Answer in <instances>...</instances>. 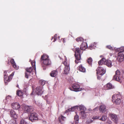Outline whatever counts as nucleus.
I'll return each instance as SVG.
<instances>
[{"label": "nucleus", "mask_w": 124, "mask_h": 124, "mask_svg": "<svg viewBox=\"0 0 124 124\" xmlns=\"http://www.w3.org/2000/svg\"><path fill=\"white\" fill-rule=\"evenodd\" d=\"M106 47L107 48L111 50H113L114 49L113 47L111 46L110 45L108 46H106Z\"/></svg>", "instance_id": "obj_44"}, {"label": "nucleus", "mask_w": 124, "mask_h": 124, "mask_svg": "<svg viewBox=\"0 0 124 124\" xmlns=\"http://www.w3.org/2000/svg\"><path fill=\"white\" fill-rule=\"evenodd\" d=\"M26 70L27 72L25 73V77L26 78H28L29 77L30 78L32 75V72L33 69L31 67H30L28 68H26Z\"/></svg>", "instance_id": "obj_8"}, {"label": "nucleus", "mask_w": 124, "mask_h": 124, "mask_svg": "<svg viewBox=\"0 0 124 124\" xmlns=\"http://www.w3.org/2000/svg\"><path fill=\"white\" fill-rule=\"evenodd\" d=\"M39 83L41 85L43 86L45 84V81L43 80H41L39 81Z\"/></svg>", "instance_id": "obj_36"}, {"label": "nucleus", "mask_w": 124, "mask_h": 124, "mask_svg": "<svg viewBox=\"0 0 124 124\" xmlns=\"http://www.w3.org/2000/svg\"><path fill=\"white\" fill-rule=\"evenodd\" d=\"M115 52H124V46H122L120 48H115Z\"/></svg>", "instance_id": "obj_25"}, {"label": "nucleus", "mask_w": 124, "mask_h": 124, "mask_svg": "<svg viewBox=\"0 0 124 124\" xmlns=\"http://www.w3.org/2000/svg\"><path fill=\"white\" fill-rule=\"evenodd\" d=\"M10 116L15 119L17 118V116L15 112L13 110H11L10 111Z\"/></svg>", "instance_id": "obj_18"}, {"label": "nucleus", "mask_w": 124, "mask_h": 124, "mask_svg": "<svg viewBox=\"0 0 124 124\" xmlns=\"http://www.w3.org/2000/svg\"><path fill=\"white\" fill-rule=\"evenodd\" d=\"M92 59L90 57L89 58L87 62L89 64H91L92 63Z\"/></svg>", "instance_id": "obj_39"}, {"label": "nucleus", "mask_w": 124, "mask_h": 124, "mask_svg": "<svg viewBox=\"0 0 124 124\" xmlns=\"http://www.w3.org/2000/svg\"><path fill=\"white\" fill-rule=\"evenodd\" d=\"M58 73V71L57 70H54L52 71L50 73V76L53 77L56 76Z\"/></svg>", "instance_id": "obj_28"}, {"label": "nucleus", "mask_w": 124, "mask_h": 124, "mask_svg": "<svg viewBox=\"0 0 124 124\" xmlns=\"http://www.w3.org/2000/svg\"><path fill=\"white\" fill-rule=\"evenodd\" d=\"M105 73V70L102 67H100L97 70V74H99L101 76L103 75Z\"/></svg>", "instance_id": "obj_11"}, {"label": "nucleus", "mask_w": 124, "mask_h": 124, "mask_svg": "<svg viewBox=\"0 0 124 124\" xmlns=\"http://www.w3.org/2000/svg\"><path fill=\"white\" fill-rule=\"evenodd\" d=\"M70 89L71 91L75 92L80 91L82 90V88L80 87L79 85L77 84H74L72 88H70Z\"/></svg>", "instance_id": "obj_7"}, {"label": "nucleus", "mask_w": 124, "mask_h": 124, "mask_svg": "<svg viewBox=\"0 0 124 124\" xmlns=\"http://www.w3.org/2000/svg\"><path fill=\"white\" fill-rule=\"evenodd\" d=\"M76 41L78 42L80 41H83V39L82 38H78L76 39Z\"/></svg>", "instance_id": "obj_40"}, {"label": "nucleus", "mask_w": 124, "mask_h": 124, "mask_svg": "<svg viewBox=\"0 0 124 124\" xmlns=\"http://www.w3.org/2000/svg\"><path fill=\"white\" fill-rule=\"evenodd\" d=\"M43 66V70H45V69H46V68H44V67Z\"/></svg>", "instance_id": "obj_50"}, {"label": "nucleus", "mask_w": 124, "mask_h": 124, "mask_svg": "<svg viewBox=\"0 0 124 124\" xmlns=\"http://www.w3.org/2000/svg\"><path fill=\"white\" fill-rule=\"evenodd\" d=\"M49 56L45 54H44L41 56V61L43 62V61L46 60L47 59H49Z\"/></svg>", "instance_id": "obj_24"}, {"label": "nucleus", "mask_w": 124, "mask_h": 124, "mask_svg": "<svg viewBox=\"0 0 124 124\" xmlns=\"http://www.w3.org/2000/svg\"><path fill=\"white\" fill-rule=\"evenodd\" d=\"M112 122L109 120H108L106 123V124H111Z\"/></svg>", "instance_id": "obj_46"}, {"label": "nucleus", "mask_w": 124, "mask_h": 124, "mask_svg": "<svg viewBox=\"0 0 124 124\" xmlns=\"http://www.w3.org/2000/svg\"><path fill=\"white\" fill-rule=\"evenodd\" d=\"M106 87L107 89H113L114 88V86H113L110 83L107 84L105 86Z\"/></svg>", "instance_id": "obj_29"}, {"label": "nucleus", "mask_w": 124, "mask_h": 124, "mask_svg": "<svg viewBox=\"0 0 124 124\" xmlns=\"http://www.w3.org/2000/svg\"><path fill=\"white\" fill-rule=\"evenodd\" d=\"M18 86H18V85H17V86H16L17 87H18Z\"/></svg>", "instance_id": "obj_51"}, {"label": "nucleus", "mask_w": 124, "mask_h": 124, "mask_svg": "<svg viewBox=\"0 0 124 124\" xmlns=\"http://www.w3.org/2000/svg\"><path fill=\"white\" fill-rule=\"evenodd\" d=\"M31 61V60H30V61Z\"/></svg>", "instance_id": "obj_55"}, {"label": "nucleus", "mask_w": 124, "mask_h": 124, "mask_svg": "<svg viewBox=\"0 0 124 124\" xmlns=\"http://www.w3.org/2000/svg\"><path fill=\"white\" fill-rule=\"evenodd\" d=\"M99 110L100 112L104 113L107 110L106 107L104 105H102L100 106Z\"/></svg>", "instance_id": "obj_16"}, {"label": "nucleus", "mask_w": 124, "mask_h": 124, "mask_svg": "<svg viewBox=\"0 0 124 124\" xmlns=\"http://www.w3.org/2000/svg\"><path fill=\"white\" fill-rule=\"evenodd\" d=\"M97 43L94 42V43H92L90 46L89 48L91 50H92L93 48H95L96 47Z\"/></svg>", "instance_id": "obj_31"}, {"label": "nucleus", "mask_w": 124, "mask_h": 124, "mask_svg": "<svg viewBox=\"0 0 124 124\" xmlns=\"http://www.w3.org/2000/svg\"><path fill=\"white\" fill-rule=\"evenodd\" d=\"M57 35L56 34H55L54 36V40L53 41L54 42L56 40L57 38Z\"/></svg>", "instance_id": "obj_45"}, {"label": "nucleus", "mask_w": 124, "mask_h": 124, "mask_svg": "<svg viewBox=\"0 0 124 124\" xmlns=\"http://www.w3.org/2000/svg\"><path fill=\"white\" fill-rule=\"evenodd\" d=\"M17 94L19 96H23V93L21 91L19 90L17 92Z\"/></svg>", "instance_id": "obj_34"}, {"label": "nucleus", "mask_w": 124, "mask_h": 124, "mask_svg": "<svg viewBox=\"0 0 124 124\" xmlns=\"http://www.w3.org/2000/svg\"><path fill=\"white\" fill-rule=\"evenodd\" d=\"M75 56L76 60L75 61V63H78L79 61H78L80 60L81 57V51L79 48H77L75 49Z\"/></svg>", "instance_id": "obj_3"}, {"label": "nucleus", "mask_w": 124, "mask_h": 124, "mask_svg": "<svg viewBox=\"0 0 124 124\" xmlns=\"http://www.w3.org/2000/svg\"><path fill=\"white\" fill-rule=\"evenodd\" d=\"M58 38H60V37L59 36L58 37Z\"/></svg>", "instance_id": "obj_53"}, {"label": "nucleus", "mask_w": 124, "mask_h": 124, "mask_svg": "<svg viewBox=\"0 0 124 124\" xmlns=\"http://www.w3.org/2000/svg\"><path fill=\"white\" fill-rule=\"evenodd\" d=\"M13 98L11 96L8 95L7 96L6 98L4 100V102L5 103H10V101L12 100Z\"/></svg>", "instance_id": "obj_17"}, {"label": "nucleus", "mask_w": 124, "mask_h": 124, "mask_svg": "<svg viewBox=\"0 0 124 124\" xmlns=\"http://www.w3.org/2000/svg\"><path fill=\"white\" fill-rule=\"evenodd\" d=\"M11 106L13 109H18L20 107L19 104L17 102H15L12 103Z\"/></svg>", "instance_id": "obj_15"}, {"label": "nucleus", "mask_w": 124, "mask_h": 124, "mask_svg": "<svg viewBox=\"0 0 124 124\" xmlns=\"http://www.w3.org/2000/svg\"><path fill=\"white\" fill-rule=\"evenodd\" d=\"M42 62L43 64L46 65H50L51 63V61L49 58L47 59L46 60L43 61Z\"/></svg>", "instance_id": "obj_23"}, {"label": "nucleus", "mask_w": 124, "mask_h": 124, "mask_svg": "<svg viewBox=\"0 0 124 124\" xmlns=\"http://www.w3.org/2000/svg\"><path fill=\"white\" fill-rule=\"evenodd\" d=\"M26 121L23 119H21L20 122V124H27Z\"/></svg>", "instance_id": "obj_38"}, {"label": "nucleus", "mask_w": 124, "mask_h": 124, "mask_svg": "<svg viewBox=\"0 0 124 124\" xmlns=\"http://www.w3.org/2000/svg\"><path fill=\"white\" fill-rule=\"evenodd\" d=\"M98 108L97 107H96V108H94V109H93V110H94V111H96V110H98Z\"/></svg>", "instance_id": "obj_48"}, {"label": "nucleus", "mask_w": 124, "mask_h": 124, "mask_svg": "<svg viewBox=\"0 0 124 124\" xmlns=\"http://www.w3.org/2000/svg\"><path fill=\"white\" fill-rule=\"evenodd\" d=\"M32 66L34 68V70L35 71L36 68L35 67V61L33 60L31 62Z\"/></svg>", "instance_id": "obj_33"}, {"label": "nucleus", "mask_w": 124, "mask_h": 124, "mask_svg": "<svg viewBox=\"0 0 124 124\" xmlns=\"http://www.w3.org/2000/svg\"><path fill=\"white\" fill-rule=\"evenodd\" d=\"M10 62L14 68L16 70L18 69V67L16 65L13 59H11L10 61Z\"/></svg>", "instance_id": "obj_21"}, {"label": "nucleus", "mask_w": 124, "mask_h": 124, "mask_svg": "<svg viewBox=\"0 0 124 124\" xmlns=\"http://www.w3.org/2000/svg\"><path fill=\"white\" fill-rule=\"evenodd\" d=\"M124 55L122 53L119 52L118 54L117 59L120 62H121L124 60Z\"/></svg>", "instance_id": "obj_13"}, {"label": "nucleus", "mask_w": 124, "mask_h": 124, "mask_svg": "<svg viewBox=\"0 0 124 124\" xmlns=\"http://www.w3.org/2000/svg\"><path fill=\"white\" fill-rule=\"evenodd\" d=\"M14 72H13L9 76V77H6V75L5 74V77H4V82L6 84L7 82H9L10 81L11 79H12L13 76L14 75Z\"/></svg>", "instance_id": "obj_12"}, {"label": "nucleus", "mask_w": 124, "mask_h": 124, "mask_svg": "<svg viewBox=\"0 0 124 124\" xmlns=\"http://www.w3.org/2000/svg\"><path fill=\"white\" fill-rule=\"evenodd\" d=\"M87 47V43L85 42L82 43L80 46V48L81 50H85Z\"/></svg>", "instance_id": "obj_20"}, {"label": "nucleus", "mask_w": 124, "mask_h": 124, "mask_svg": "<svg viewBox=\"0 0 124 124\" xmlns=\"http://www.w3.org/2000/svg\"><path fill=\"white\" fill-rule=\"evenodd\" d=\"M121 97L120 94L118 93L112 96V101H114L115 104H119L121 102Z\"/></svg>", "instance_id": "obj_1"}, {"label": "nucleus", "mask_w": 124, "mask_h": 124, "mask_svg": "<svg viewBox=\"0 0 124 124\" xmlns=\"http://www.w3.org/2000/svg\"><path fill=\"white\" fill-rule=\"evenodd\" d=\"M9 72L8 71V70H6L4 72V76L5 77V74L6 75V77H8V75L9 74Z\"/></svg>", "instance_id": "obj_42"}, {"label": "nucleus", "mask_w": 124, "mask_h": 124, "mask_svg": "<svg viewBox=\"0 0 124 124\" xmlns=\"http://www.w3.org/2000/svg\"><path fill=\"white\" fill-rule=\"evenodd\" d=\"M100 117L99 116H94L92 118V119L93 120H95L97 119H99Z\"/></svg>", "instance_id": "obj_43"}, {"label": "nucleus", "mask_w": 124, "mask_h": 124, "mask_svg": "<svg viewBox=\"0 0 124 124\" xmlns=\"http://www.w3.org/2000/svg\"><path fill=\"white\" fill-rule=\"evenodd\" d=\"M109 116L110 117L111 119L115 122H117L118 118L116 115L114 114H110Z\"/></svg>", "instance_id": "obj_14"}, {"label": "nucleus", "mask_w": 124, "mask_h": 124, "mask_svg": "<svg viewBox=\"0 0 124 124\" xmlns=\"http://www.w3.org/2000/svg\"><path fill=\"white\" fill-rule=\"evenodd\" d=\"M67 61L66 58H65V61L63 62L65 66L64 69V73L66 74L68 73L70 70L69 64V62H67Z\"/></svg>", "instance_id": "obj_6"}, {"label": "nucleus", "mask_w": 124, "mask_h": 124, "mask_svg": "<svg viewBox=\"0 0 124 124\" xmlns=\"http://www.w3.org/2000/svg\"><path fill=\"white\" fill-rule=\"evenodd\" d=\"M43 92L42 88L41 86H38L36 87L35 89H33V91L31 94H36L39 95L42 94Z\"/></svg>", "instance_id": "obj_5"}, {"label": "nucleus", "mask_w": 124, "mask_h": 124, "mask_svg": "<svg viewBox=\"0 0 124 124\" xmlns=\"http://www.w3.org/2000/svg\"><path fill=\"white\" fill-rule=\"evenodd\" d=\"M107 116H106L103 115L99 119L101 120L104 121L107 119Z\"/></svg>", "instance_id": "obj_35"}, {"label": "nucleus", "mask_w": 124, "mask_h": 124, "mask_svg": "<svg viewBox=\"0 0 124 124\" xmlns=\"http://www.w3.org/2000/svg\"><path fill=\"white\" fill-rule=\"evenodd\" d=\"M102 76L99 75V74H97V78L99 80H100L101 79V77Z\"/></svg>", "instance_id": "obj_47"}, {"label": "nucleus", "mask_w": 124, "mask_h": 124, "mask_svg": "<svg viewBox=\"0 0 124 124\" xmlns=\"http://www.w3.org/2000/svg\"><path fill=\"white\" fill-rule=\"evenodd\" d=\"M78 106V108H77V109L80 110V112L81 111H85L86 110V108L83 105H81Z\"/></svg>", "instance_id": "obj_19"}, {"label": "nucleus", "mask_w": 124, "mask_h": 124, "mask_svg": "<svg viewBox=\"0 0 124 124\" xmlns=\"http://www.w3.org/2000/svg\"><path fill=\"white\" fill-rule=\"evenodd\" d=\"M78 108V106H76L73 107L69 109L68 110H66L65 111V113H67L69 111H73L75 110L76 109H77Z\"/></svg>", "instance_id": "obj_22"}, {"label": "nucleus", "mask_w": 124, "mask_h": 124, "mask_svg": "<svg viewBox=\"0 0 124 124\" xmlns=\"http://www.w3.org/2000/svg\"><path fill=\"white\" fill-rule=\"evenodd\" d=\"M122 78L121 73L118 70L116 72V74L113 77V79L116 81L121 82Z\"/></svg>", "instance_id": "obj_4"}, {"label": "nucleus", "mask_w": 124, "mask_h": 124, "mask_svg": "<svg viewBox=\"0 0 124 124\" xmlns=\"http://www.w3.org/2000/svg\"><path fill=\"white\" fill-rule=\"evenodd\" d=\"M52 39H53V38L52 37Z\"/></svg>", "instance_id": "obj_54"}, {"label": "nucleus", "mask_w": 124, "mask_h": 124, "mask_svg": "<svg viewBox=\"0 0 124 124\" xmlns=\"http://www.w3.org/2000/svg\"><path fill=\"white\" fill-rule=\"evenodd\" d=\"M9 124H16V121L15 120L11 119L9 122Z\"/></svg>", "instance_id": "obj_37"}, {"label": "nucleus", "mask_w": 124, "mask_h": 124, "mask_svg": "<svg viewBox=\"0 0 124 124\" xmlns=\"http://www.w3.org/2000/svg\"><path fill=\"white\" fill-rule=\"evenodd\" d=\"M30 114V116L29 117H27V119H28L31 120L32 122L34 120H37L38 118L37 117V114L34 112H31Z\"/></svg>", "instance_id": "obj_10"}, {"label": "nucleus", "mask_w": 124, "mask_h": 124, "mask_svg": "<svg viewBox=\"0 0 124 124\" xmlns=\"http://www.w3.org/2000/svg\"><path fill=\"white\" fill-rule=\"evenodd\" d=\"M78 69L80 71L83 72H85V69L82 65H80L78 67Z\"/></svg>", "instance_id": "obj_26"}, {"label": "nucleus", "mask_w": 124, "mask_h": 124, "mask_svg": "<svg viewBox=\"0 0 124 124\" xmlns=\"http://www.w3.org/2000/svg\"><path fill=\"white\" fill-rule=\"evenodd\" d=\"M62 40H63V43H64V42H65V41L64 40V39H62Z\"/></svg>", "instance_id": "obj_49"}, {"label": "nucleus", "mask_w": 124, "mask_h": 124, "mask_svg": "<svg viewBox=\"0 0 124 124\" xmlns=\"http://www.w3.org/2000/svg\"><path fill=\"white\" fill-rule=\"evenodd\" d=\"M46 96V97H47V96L46 95V96Z\"/></svg>", "instance_id": "obj_56"}, {"label": "nucleus", "mask_w": 124, "mask_h": 124, "mask_svg": "<svg viewBox=\"0 0 124 124\" xmlns=\"http://www.w3.org/2000/svg\"><path fill=\"white\" fill-rule=\"evenodd\" d=\"M85 111H81L80 112V113L81 117L83 119H85L86 116V115Z\"/></svg>", "instance_id": "obj_27"}, {"label": "nucleus", "mask_w": 124, "mask_h": 124, "mask_svg": "<svg viewBox=\"0 0 124 124\" xmlns=\"http://www.w3.org/2000/svg\"><path fill=\"white\" fill-rule=\"evenodd\" d=\"M59 120L61 124H62L63 123L62 121H64L65 119V117L64 116L62 115H61L59 118Z\"/></svg>", "instance_id": "obj_32"}, {"label": "nucleus", "mask_w": 124, "mask_h": 124, "mask_svg": "<svg viewBox=\"0 0 124 124\" xmlns=\"http://www.w3.org/2000/svg\"><path fill=\"white\" fill-rule=\"evenodd\" d=\"M124 124V123H123V124Z\"/></svg>", "instance_id": "obj_57"}, {"label": "nucleus", "mask_w": 124, "mask_h": 124, "mask_svg": "<svg viewBox=\"0 0 124 124\" xmlns=\"http://www.w3.org/2000/svg\"><path fill=\"white\" fill-rule=\"evenodd\" d=\"M93 122V121L91 118H89L87 120L86 122L87 124H88L90 123Z\"/></svg>", "instance_id": "obj_41"}, {"label": "nucleus", "mask_w": 124, "mask_h": 124, "mask_svg": "<svg viewBox=\"0 0 124 124\" xmlns=\"http://www.w3.org/2000/svg\"><path fill=\"white\" fill-rule=\"evenodd\" d=\"M75 113L76 114V115L74 116V119L75 123L76 124H77L78 123L79 117L76 112H75Z\"/></svg>", "instance_id": "obj_30"}, {"label": "nucleus", "mask_w": 124, "mask_h": 124, "mask_svg": "<svg viewBox=\"0 0 124 124\" xmlns=\"http://www.w3.org/2000/svg\"><path fill=\"white\" fill-rule=\"evenodd\" d=\"M23 109L25 113H31L33 111V107L31 106H28L24 105Z\"/></svg>", "instance_id": "obj_9"}, {"label": "nucleus", "mask_w": 124, "mask_h": 124, "mask_svg": "<svg viewBox=\"0 0 124 124\" xmlns=\"http://www.w3.org/2000/svg\"><path fill=\"white\" fill-rule=\"evenodd\" d=\"M98 63L99 65L104 64L106 65L107 66L111 67L112 66L111 62L109 60H106L105 58H102L99 61Z\"/></svg>", "instance_id": "obj_2"}, {"label": "nucleus", "mask_w": 124, "mask_h": 124, "mask_svg": "<svg viewBox=\"0 0 124 124\" xmlns=\"http://www.w3.org/2000/svg\"><path fill=\"white\" fill-rule=\"evenodd\" d=\"M110 56H112V54H111L110 53Z\"/></svg>", "instance_id": "obj_52"}]
</instances>
